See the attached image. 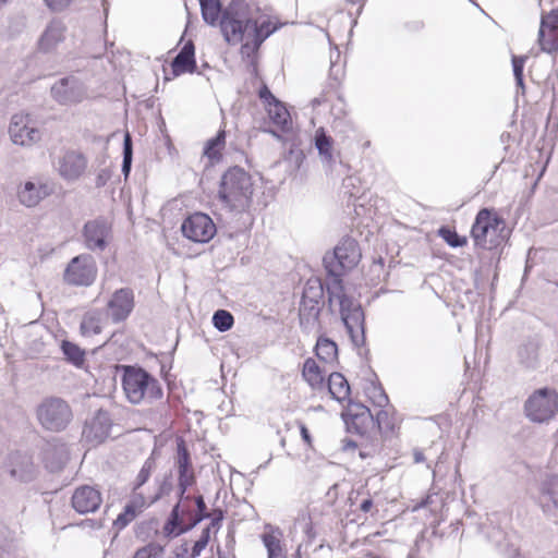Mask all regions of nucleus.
<instances>
[{"instance_id":"nucleus-7","label":"nucleus","mask_w":558,"mask_h":558,"mask_svg":"<svg viewBox=\"0 0 558 558\" xmlns=\"http://www.w3.org/2000/svg\"><path fill=\"white\" fill-rule=\"evenodd\" d=\"M504 228L501 219L493 216L488 209H482L475 218L471 233L476 245L492 248L499 245L500 240L497 232L502 231Z\"/></svg>"},{"instance_id":"nucleus-20","label":"nucleus","mask_w":558,"mask_h":558,"mask_svg":"<svg viewBox=\"0 0 558 558\" xmlns=\"http://www.w3.org/2000/svg\"><path fill=\"white\" fill-rule=\"evenodd\" d=\"M110 428L111 420L109 413L99 410L86 422L82 435L87 442L98 445L109 437Z\"/></svg>"},{"instance_id":"nucleus-33","label":"nucleus","mask_w":558,"mask_h":558,"mask_svg":"<svg viewBox=\"0 0 558 558\" xmlns=\"http://www.w3.org/2000/svg\"><path fill=\"white\" fill-rule=\"evenodd\" d=\"M323 296L324 286L322 281L318 278L308 279L305 283L301 301L322 304Z\"/></svg>"},{"instance_id":"nucleus-29","label":"nucleus","mask_w":558,"mask_h":558,"mask_svg":"<svg viewBox=\"0 0 558 558\" xmlns=\"http://www.w3.org/2000/svg\"><path fill=\"white\" fill-rule=\"evenodd\" d=\"M314 143H315V147L317 148L320 158L328 165H331V162L333 161V157H332L333 140H332V137L327 135L323 128H319L315 132Z\"/></svg>"},{"instance_id":"nucleus-57","label":"nucleus","mask_w":558,"mask_h":558,"mask_svg":"<svg viewBox=\"0 0 558 558\" xmlns=\"http://www.w3.org/2000/svg\"><path fill=\"white\" fill-rule=\"evenodd\" d=\"M109 178H110V172L108 170H101V172L97 175V179H96L97 186L105 185Z\"/></svg>"},{"instance_id":"nucleus-61","label":"nucleus","mask_w":558,"mask_h":558,"mask_svg":"<svg viewBox=\"0 0 558 558\" xmlns=\"http://www.w3.org/2000/svg\"><path fill=\"white\" fill-rule=\"evenodd\" d=\"M413 459L415 463H421L425 461V456L422 450L414 449L413 451Z\"/></svg>"},{"instance_id":"nucleus-24","label":"nucleus","mask_w":558,"mask_h":558,"mask_svg":"<svg viewBox=\"0 0 558 558\" xmlns=\"http://www.w3.org/2000/svg\"><path fill=\"white\" fill-rule=\"evenodd\" d=\"M196 70L195 47L192 40L184 44L171 62V71L174 77Z\"/></svg>"},{"instance_id":"nucleus-56","label":"nucleus","mask_w":558,"mask_h":558,"mask_svg":"<svg viewBox=\"0 0 558 558\" xmlns=\"http://www.w3.org/2000/svg\"><path fill=\"white\" fill-rule=\"evenodd\" d=\"M300 432H301V436H302V439L304 440V442H306V445H308L311 447L312 446V437H311V434H310L307 427L303 423H300Z\"/></svg>"},{"instance_id":"nucleus-6","label":"nucleus","mask_w":558,"mask_h":558,"mask_svg":"<svg viewBox=\"0 0 558 558\" xmlns=\"http://www.w3.org/2000/svg\"><path fill=\"white\" fill-rule=\"evenodd\" d=\"M40 424L48 430L60 432L72 420L70 405L60 398H49L41 402L37 410Z\"/></svg>"},{"instance_id":"nucleus-27","label":"nucleus","mask_w":558,"mask_h":558,"mask_svg":"<svg viewBox=\"0 0 558 558\" xmlns=\"http://www.w3.org/2000/svg\"><path fill=\"white\" fill-rule=\"evenodd\" d=\"M328 390L331 397L339 402L345 401L350 397V385L347 378L338 372L329 375Z\"/></svg>"},{"instance_id":"nucleus-19","label":"nucleus","mask_w":558,"mask_h":558,"mask_svg":"<svg viewBox=\"0 0 558 558\" xmlns=\"http://www.w3.org/2000/svg\"><path fill=\"white\" fill-rule=\"evenodd\" d=\"M53 186L48 181L41 179H34L26 181L17 191V197L22 205L25 207H35L43 199L51 195Z\"/></svg>"},{"instance_id":"nucleus-39","label":"nucleus","mask_w":558,"mask_h":558,"mask_svg":"<svg viewBox=\"0 0 558 558\" xmlns=\"http://www.w3.org/2000/svg\"><path fill=\"white\" fill-rule=\"evenodd\" d=\"M262 539L267 549L268 558H286L280 538L272 532L264 533Z\"/></svg>"},{"instance_id":"nucleus-32","label":"nucleus","mask_w":558,"mask_h":558,"mask_svg":"<svg viewBox=\"0 0 558 558\" xmlns=\"http://www.w3.org/2000/svg\"><path fill=\"white\" fill-rule=\"evenodd\" d=\"M315 351L317 357L326 363L333 362L338 356L337 344L329 338L325 337L318 338Z\"/></svg>"},{"instance_id":"nucleus-58","label":"nucleus","mask_w":558,"mask_h":558,"mask_svg":"<svg viewBox=\"0 0 558 558\" xmlns=\"http://www.w3.org/2000/svg\"><path fill=\"white\" fill-rule=\"evenodd\" d=\"M210 539V526H206L198 541L204 542L205 545H208V542Z\"/></svg>"},{"instance_id":"nucleus-44","label":"nucleus","mask_w":558,"mask_h":558,"mask_svg":"<svg viewBox=\"0 0 558 558\" xmlns=\"http://www.w3.org/2000/svg\"><path fill=\"white\" fill-rule=\"evenodd\" d=\"M195 505H196L195 513L197 517H194V520L191 521L187 529L195 527L201 521L210 517V513L207 511V506H206L205 500L202 495L195 497Z\"/></svg>"},{"instance_id":"nucleus-42","label":"nucleus","mask_w":558,"mask_h":558,"mask_svg":"<svg viewBox=\"0 0 558 558\" xmlns=\"http://www.w3.org/2000/svg\"><path fill=\"white\" fill-rule=\"evenodd\" d=\"M233 322L232 314L225 310H218L213 316L214 326L221 332L231 329Z\"/></svg>"},{"instance_id":"nucleus-48","label":"nucleus","mask_w":558,"mask_h":558,"mask_svg":"<svg viewBox=\"0 0 558 558\" xmlns=\"http://www.w3.org/2000/svg\"><path fill=\"white\" fill-rule=\"evenodd\" d=\"M351 414L373 415L371 410L367 407H365L364 404H361V403H353V402L349 403L347 411L342 415H347V416L351 417Z\"/></svg>"},{"instance_id":"nucleus-46","label":"nucleus","mask_w":558,"mask_h":558,"mask_svg":"<svg viewBox=\"0 0 558 558\" xmlns=\"http://www.w3.org/2000/svg\"><path fill=\"white\" fill-rule=\"evenodd\" d=\"M375 421L380 432L388 433L393 430L395 424L392 418L388 411L383 410V408L376 413Z\"/></svg>"},{"instance_id":"nucleus-59","label":"nucleus","mask_w":558,"mask_h":558,"mask_svg":"<svg viewBox=\"0 0 558 558\" xmlns=\"http://www.w3.org/2000/svg\"><path fill=\"white\" fill-rule=\"evenodd\" d=\"M210 539V526H206L198 541L204 542L205 545H208V542Z\"/></svg>"},{"instance_id":"nucleus-22","label":"nucleus","mask_w":558,"mask_h":558,"mask_svg":"<svg viewBox=\"0 0 558 558\" xmlns=\"http://www.w3.org/2000/svg\"><path fill=\"white\" fill-rule=\"evenodd\" d=\"M86 163V158L83 154L69 150L59 159L58 171L63 179L73 181L78 179L85 171Z\"/></svg>"},{"instance_id":"nucleus-62","label":"nucleus","mask_w":558,"mask_h":558,"mask_svg":"<svg viewBox=\"0 0 558 558\" xmlns=\"http://www.w3.org/2000/svg\"><path fill=\"white\" fill-rule=\"evenodd\" d=\"M514 78H515L517 86L522 89V93H524L523 76H515Z\"/></svg>"},{"instance_id":"nucleus-25","label":"nucleus","mask_w":558,"mask_h":558,"mask_svg":"<svg viewBox=\"0 0 558 558\" xmlns=\"http://www.w3.org/2000/svg\"><path fill=\"white\" fill-rule=\"evenodd\" d=\"M518 363L527 369H534L539 364V342L537 339H527L517 349Z\"/></svg>"},{"instance_id":"nucleus-10","label":"nucleus","mask_w":558,"mask_h":558,"mask_svg":"<svg viewBox=\"0 0 558 558\" xmlns=\"http://www.w3.org/2000/svg\"><path fill=\"white\" fill-rule=\"evenodd\" d=\"M191 501L192 498L189 495L184 494L183 497H179V501L173 507L165 525V531L169 535L179 536L191 530L187 526L194 520V517H197L192 510Z\"/></svg>"},{"instance_id":"nucleus-63","label":"nucleus","mask_w":558,"mask_h":558,"mask_svg":"<svg viewBox=\"0 0 558 558\" xmlns=\"http://www.w3.org/2000/svg\"><path fill=\"white\" fill-rule=\"evenodd\" d=\"M93 529H99L101 527V523L99 521L95 520H87L86 521Z\"/></svg>"},{"instance_id":"nucleus-13","label":"nucleus","mask_w":558,"mask_h":558,"mask_svg":"<svg viewBox=\"0 0 558 558\" xmlns=\"http://www.w3.org/2000/svg\"><path fill=\"white\" fill-rule=\"evenodd\" d=\"M2 475L12 482L28 483L36 477L35 466L29 458L10 454L2 465Z\"/></svg>"},{"instance_id":"nucleus-8","label":"nucleus","mask_w":558,"mask_h":558,"mask_svg":"<svg viewBox=\"0 0 558 558\" xmlns=\"http://www.w3.org/2000/svg\"><path fill=\"white\" fill-rule=\"evenodd\" d=\"M98 274L95 258L90 254H81L73 257L63 272V280L69 286L89 287Z\"/></svg>"},{"instance_id":"nucleus-40","label":"nucleus","mask_w":558,"mask_h":558,"mask_svg":"<svg viewBox=\"0 0 558 558\" xmlns=\"http://www.w3.org/2000/svg\"><path fill=\"white\" fill-rule=\"evenodd\" d=\"M366 395L374 405L378 408H385L389 400L381 386H377L374 383L366 388Z\"/></svg>"},{"instance_id":"nucleus-28","label":"nucleus","mask_w":558,"mask_h":558,"mask_svg":"<svg viewBox=\"0 0 558 558\" xmlns=\"http://www.w3.org/2000/svg\"><path fill=\"white\" fill-rule=\"evenodd\" d=\"M155 468H156L155 459L153 457H149L146 459V461L144 462L142 469L140 470V472L136 476L134 487H133V492H134L133 502H134V505H136L138 507L145 506L146 500L141 494H137V490L149 480Z\"/></svg>"},{"instance_id":"nucleus-17","label":"nucleus","mask_w":558,"mask_h":558,"mask_svg":"<svg viewBox=\"0 0 558 558\" xmlns=\"http://www.w3.org/2000/svg\"><path fill=\"white\" fill-rule=\"evenodd\" d=\"M134 306L133 290L130 288H121L111 295L107 303V311L113 323H121L130 316Z\"/></svg>"},{"instance_id":"nucleus-30","label":"nucleus","mask_w":558,"mask_h":558,"mask_svg":"<svg viewBox=\"0 0 558 558\" xmlns=\"http://www.w3.org/2000/svg\"><path fill=\"white\" fill-rule=\"evenodd\" d=\"M302 375L313 389L323 388L324 375L315 360L310 357L304 362Z\"/></svg>"},{"instance_id":"nucleus-2","label":"nucleus","mask_w":558,"mask_h":558,"mask_svg":"<svg viewBox=\"0 0 558 558\" xmlns=\"http://www.w3.org/2000/svg\"><path fill=\"white\" fill-rule=\"evenodd\" d=\"M220 29L230 45L243 43L241 53L253 57L264 40L276 29L268 20L258 21L252 15L251 7L241 0H233L226 9L220 22Z\"/></svg>"},{"instance_id":"nucleus-11","label":"nucleus","mask_w":558,"mask_h":558,"mask_svg":"<svg viewBox=\"0 0 558 558\" xmlns=\"http://www.w3.org/2000/svg\"><path fill=\"white\" fill-rule=\"evenodd\" d=\"M51 96L60 105H74L83 100L85 88L75 76L62 77L51 86Z\"/></svg>"},{"instance_id":"nucleus-23","label":"nucleus","mask_w":558,"mask_h":558,"mask_svg":"<svg viewBox=\"0 0 558 558\" xmlns=\"http://www.w3.org/2000/svg\"><path fill=\"white\" fill-rule=\"evenodd\" d=\"M66 27L60 20L48 23L38 40V48L43 52H50L65 38Z\"/></svg>"},{"instance_id":"nucleus-45","label":"nucleus","mask_w":558,"mask_h":558,"mask_svg":"<svg viewBox=\"0 0 558 558\" xmlns=\"http://www.w3.org/2000/svg\"><path fill=\"white\" fill-rule=\"evenodd\" d=\"M439 234L452 247H460L466 243L464 238H461L456 231L445 227L439 230Z\"/></svg>"},{"instance_id":"nucleus-5","label":"nucleus","mask_w":558,"mask_h":558,"mask_svg":"<svg viewBox=\"0 0 558 558\" xmlns=\"http://www.w3.org/2000/svg\"><path fill=\"white\" fill-rule=\"evenodd\" d=\"M526 416L536 423L551 420L558 411V393L550 388H541L534 391L525 401Z\"/></svg>"},{"instance_id":"nucleus-1","label":"nucleus","mask_w":558,"mask_h":558,"mask_svg":"<svg viewBox=\"0 0 558 558\" xmlns=\"http://www.w3.org/2000/svg\"><path fill=\"white\" fill-rule=\"evenodd\" d=\"M359 243L352 238H343L335 247L332 254L324 256V266L331 282L327 287L330 308L337 302L341 319L345 326L352 343L361 347L365 341L364 313L361 304L344 292L342 276L354 268L361 259Z\"/></svg>"},{"instance_id":"nucleus-31","label":"nucleus","mask_w":558,"mask_h":558,"mask_svg":"<svg viewBox=\"0 0 558 558\" xmlns=\"http://www.w3.org/2000/svg\"><path fill=\"white\" fill-rule=\"evenodd\" d=\"M202 10L203 19L210 25H216L221 22L223 11L218 0H201L198 1Z\"/></svg>"},{"instance_id":"nucleus-51","label":"nucleus","mask_w":558,"mask_h":558,"mask_svg":"<svg viewBox=\"0 0 558 558\" xmlns=\"http://www.w3.org/2000/svg\"><path fill=\"white\" fill-rule=\"evenodd\" d=\"M526 59L527 57L525 56H512V68L514 77L523 76V68Z\"/></svg>"},{"instance_id":"nucleus-34","label":"nucleus","mask_w":558,"mask_h":558,"mask_svg":"<svg viewBox=\"0 0 558 558\" xmlns=\"http://www.w3.org/2000/svg\"><path fill=\"white\" fill-rule=\"evenodd\" d=\"M81 332L83 336H94L101 332V315L98 312H87L81 322Z\"/></svg>"},{"instance_id":"nucleus-9","label":"nucleus","mask_w":558,"mask_h":558,"mask_svg":"<svg viewBox=\"0 0 558 558\" xmlns=\"http://www.w3.org/2000/svg\"><path fill=\"white\" fill-rule=\"evenodd\" d=\"M182 233L193 242H209L217 232L211 218L203 213H195L189 216L181 226Z\"/></svg>"},{"instance_id":"nucleus-35","label":"nucleus","mask_w":558,"mask_h":558,"mask_svg":"<svg viewBox=\"0 0 558 558\" xmlns=\"http://www.w3.org/2000/svg\"><path fill=\"white\" fill-rule=\"evenodd\" d=\"M345 425L350 432H354L359 435H363L367 432L368 427L374 424L373 415H356L351 414V417L342 415Z\"/></svg>"},{"instance_id":"nucleus-54","label":"nucleus","mask_w":558,"mask_h":558,"mask_svg":"<svg viewBox=\"0 0 558 558\" xmlns=\"http://www.w3.org/2000/svg\"><path fill=\"white\" fill-rule=\"evenodd\" d=\"M223 519L222 510H218V518H211V521L208 526H210V531L214 530L218 532L221 526V521Z\"/></svg>"},{"instance_id":"nucleus-52","label":"nucleus","mask_w":558,"mask_h":558,"mask_svg":"<svg viewBox=\"0 0 558 558\" xmlns=\"http://www.w3.org/2000/svg\"><path fill=\"white\" fill-rule=\"evenodd\" d=\"M135 517V510L133 505H128L125 507L124 513L120 514L117 519V522L122 525H126L133 518Z\"/></svg>"},{"instance_id":"nucleus-21","label":"nucleus","mask_w":558,"mask_h":558,"mask_svg":"<svg viewBox=\"0 0 558 558\" xmlns=\"http://www.w3.org/2000/svg\"><path fill=\"white\" fill-rule=\"evenodd\" d=\"M537 504L547 515L558 511V476H546L538 486Z\"/></svg>"},{"instance_id":"nucleus-38","label":"nucleus","mask_w":558,"mask_h":558,"mask_svg":"<svg viewBox=\"0 0 558 558\" xmlns=\"http://www.w3.org/2000/svg\"><path fill=\"white\" fill-rule=\"evenodd\" d=\"M226 144V132L220 130L214 138H210L205 146L204 155L210 160H218L221 155L220 151Z\"/></svg>"},{"instance_id":"nucleus-26","label":"nucleus","mask_w":558,"mask_h":558,"mask_svg":"<svg viewBox=\"0 0 558 558\" xmlns=\"http://www.w3.org/2000/svg\"><path fill=\"white\" fill-rule=\"evenodd\" d=\"M322 304L301 301L299 308L300 326L306 333H311L319 327Z\"/></svg>"},{"instance_id":"nucleus-49","label":"nucleus","mask_w":558,"mask_h":558,"mask_svg":"<svg viewBox=\"0 0 558 558\" xmlns=\"http://www.w3.org/2000/svg\"><path fill=\"white\" fill-rule=\"evenodd\" d=\"M304 158L305 156L302 149L295 147H291L287 156V160L293 162L296 169L300 168Z\"/></svg>"},{"instance_id":"nucleus-43","label":"nucleus","mask_w":558,"mask_h":558,"mask_svg":"<svg viewBox=\"0 0 558 558\" xmlns=\"http://www.w3.org/2000/svg\"><path fill=\"white\" fill-rule=\"evenodd\" d=\"M163 547L157 543H149L138 548L133 558H162Z\"/></svg>"},{"instance_id":"nucleus-64","label":"nucleus","mask_w":558,"mask_h":558,"mask_svg":"<svg viewBox=\"0 0 558 558\" xmlns=\"http://www.w3.org/2000/svg\"><path fill=\"white\" fill-rule=\"evenodd\" d=\"M408 558H415V553L414 550H411L408 555Z\"/></svg>"},{"instance_id":"nucleus-12","label":"nucleus","mask_w":558,"mask_h":558,"mask_svg":"<svg viewBox=\"0 0 558 558\" xmlns=\"http://www.w3.org/2000/svg\"><path fill=\"white\" fill-rule=\"evenodd\" d=\"M83 238L88 250L102 252L111 239V226L105 219L90 220L84 226Z\"/></svg>"},{"instance_id":"nucleus-18","label":"nucleus","mask_w":558,"mask_h":558,"mask_svg":"<svg viewBox=\"0 0 558 558\" xmlns=\"http://www.w3.org/2000/svg\"><path fill=\"white\" fill-rule=\"evenodd\" d=\"M9 134L14 144L32 146L40 140V132L29 124L27 114H14L9 126Z\"/></svg>"},{"instance_id":"nucleus-53","label":"nucleus","mask_w":558,"mask_h":558,"mask_svg":"<svg viewBox=\"0 0 558 558\" xmlns=\"http://www.w3.org/2000/svg\"><path fill=\"white\" fill-rule=\"evenodd\" d=\"M259 98L267 102L268 106H271L277 100L267 86L259 90Z\"/></svg>"},{"instance_id":"nucleus-50","label":"nucleus","mask_w":558,"mask_h":558,"mask_svg":"<svg viewBox=\"0 0 558 558\" xmlns=\"http://www.w3.org/2000/svg\"><path fill=\"white\" fill-rule=\"evenodd\" d=\"M74 0H44L45 4L54 12L66 9Z\"/></svg>"},{"instance_id":"nucleus-60","label":"nucleus","mask_w":558,"mask_h":558,"mask_svg":"<svg viewBox=\"0 0 558 558\" xmlns=\"http://www.w3.org/2000/svg\"><path fill=\"white\" fill-rule=\"evenodd\" d=\"M373 507V500L371 498H366L364 499L361 505H360V509L363 511V512H368Z\"/></svg>"},{"instance_id":"nucleus-4","label":"nucleus","mask_w":558,"mask_h":558,"mask_svg":"<svg viewBox=\"0 0 558 558\" xmlns=\"http://www.w3.org/2000/svg\"><path fill=\"white\" fill-rule=\"evenodd\" d=\"M122 369L123 391L131 403L161 399L162 388L153 375L137 366L124 365Z\"/></svg>"},{"instance_id":"nucleus-3","label":"nucleus","mask_w":558,"mask_h":558,"mask_svg":"<svg viewBox=\"0 0 558 558\" xmlns=\"http://www.w3.org/2000/svg\"><path fill=\"white\" fill-rule=\"evenodd\" d=\"M253 191L251 175L243 168L235 166L222 174L218 195L228 209L243 211L252 203Z\"/></svg>"},{"instance_id":"nucleus-16","label":"nucleus","mask_w":558,"mask_h":558,"mask_svg":"<svg viewBox=\"0 0 558 558\" xmlns=\"http://www.w3.org/2000/svg\"><path fill=\"white\" fill-rule=\"evenodd\" d=\"M102 504L99 489L90 485L76 487L71 497L72 508L80 514L96 512Z\"/></svg>"},{"instance_id":"nucleus-14","label":"nucleus","mask_w":558,"mask_h":558,"mask_svg":"<svg viewBox=\"0 0 558 558\" xmlns=\"http://www.w3.org/2000/svg\"><path fill=\"white\" fill-rule=\"evenodd\" d=\"M174 465L179 474V497H183L187 488L194 485L196 482L191 457L183 439H179L177 442V456L174 458Z\"/></svg>"},{"instance_id":"nucleus-36","label":"nucleus","mask_w":558,"mask_h":558,"mask_svg":"<svg viewBox=\"0 0 558 558\" xmlns=\"http://www.w3.org/2000/svg\"><path fill=\"white\" fill-rule=\"evenodd\" d=\"M268 114L270 120L279 126L281 130H286L290 124V114L286 107L278 100H276L268 108Z\"/></svg>"},{"instance_id":"nucleus-15","label":"nucleus","mask_w":558,"mask_h":558,"mask_svg":"<svg viewBox=\"0 0 558 558\" xmlns=\"http://www.w3.org/2000/svg\"><path fill=\"white\" fill-rule=\"evenodd\" d=\"M537 41L544 52L558 50V7L542 14Z\"/></svg>"},{"instance_id":"nucleus-37","label":"nucleus","mask_w":558,"mask_h":558,"mask_svg":"<svg viewBox=\"0 0 558 558\" xmlns=\"http://www.w3.org/2000/svg\"><path fill=\"white\" fill-rule=\"evenodd\" d=\"M61 350L65 360L75 366H81L85 361V352L75 343L63 340L61 342Z\"/></svg>"},{"instance_id":"nucleus-41","label":"nucleus","mask_w":558,"mask_h":558,"mask_svg":"<svg viewBox=\"0 0 558 558\" xmlns=\"http://www.w3.org/2000/svg\"><path fill=\"white\" fill-rule=\"evenodd\" d=\"M132 158H133V145L132 138L129 132L125 133L123 140V161H122V172L125 178L129 177L131 167H132Z\"/></svg>"},{"instance_id":"nucleus-55","label":"nucleus","mask_w":558,"mask_h":558,"mask_svg":"<svg viewBox=\"0 0 558 558\" xmlns=\"http://www.w3.org/2000/svg\"><path fill=\"white\" fill-rule=\"evenodd\" d=\"M206 546L204 542L197 539L192 548L191 558L198 557Z\"/></svg>"},{"instance_id":"nucleus-47","label":"nucleus","mask_w":558,"mask_h":558,"mask_svg":"<svg viewBox=\"0 0 558 558\" xmlns=\"http://www.w3.org/2000/svg\"><path fill=\"white\" fill-rule=\"evenodd\" d=\"M172 490L171 474L166 475L159 483L157 493L150 498L148 505H151L159 500L162 496H167Z\"/></svg>"}]
</instances>
